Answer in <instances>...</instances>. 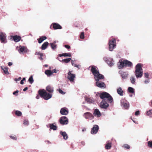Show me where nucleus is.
Instances as JSON below:
<instances>
[{
  "mask_svg": "<svg viewBox=\"0 0 152 152\" xmlns=\"http://www.w3.org/2000/svg\"><path fill=\"white\" fill-rule=\"evenodd\" d=\"M94 78L95 80L96 81H99L100 79H104V77L103 75L100 74L99 73V74H97V75H96V77H94Z\"/></svg>",
  "mask_w": 152,
  "mask_h": 152,
  "instance_id": "nucleus-18",
  "label": "nucleus"
},
{
  "mask_svg": "<svg viewBox=\"0 0 152 152\" xmlns=\"http://www.w3.org/2000/svg\"><path fill=\"white\" fill-rule=\"evenodd\" d=\"M60 134L63 136L64 139L66 140L67 139L68 137L67 134L65 132H60Z\"/></svg>",
  "mask_w": 152,
  "mask_h": 152,
  "instance_id": "nucleus-24",
  "label": "nucleus"
},
{
  "mask_svg": "<svg viewBox=\"0 0 152 152\" xmlns=\"http://www.w3.org/2000/svg\"><path fill=\"white\" fill-rule=\"evenodd\" d=\"M71 72V71H69L68 73L67 78L70 82H74V79L75 77V74L72 73Z\"/></svg>",
  "mask_w": 152,
  "mask_h": 152,
  "instance_id": "nucleus-6",
  "label": "nucleus"
},
{
  "mask_svg": "<svg viewBox=\"0 0 152 152\" xmlns=\"http://www.w3.org/2000/svg\"><path fill=\"white\" fill-rule=\"evenodd\" d=\"M60 113L61 115H66L69 112L67 109L64 107L61 109Z\"/></svg>",
  "mask_w": 152,
  "mask_h": 152,
  "instance_id": "nucleus-15",
  "label": "nucleus"
},
{
  "mask_svg": "<svg viewBox=\"0 0 152 152\" xmlns=\"http://www.w3.org/2000/svg\"><path fill=\"white\" fill-rule=\"evenodd\" d=\"M86 130V129L85 128H84L83 129H82V131L83 132H84V131H85V130Z\"/></svg>",
  "mask_w": 152,
  "mask_h": 152,
  "instance_id": "nucleus-62",
  "label": "nucleus"
},
{
  "mask_svg": "<svg viewBox=\"0 0 152 152\" xmlns=\"http://www.w3.org/2000/svg\"><path fill=\"white\" fill-rule=\"evenodd\" d=\"M28 89V88L27 87H26V88H25L23 89V91H26Z\"/></svg>",
  "mask_w": 152,
  "mask_h": 152,
  "instance_id": "nucleus-58",
  "label": "nucleus"
},
{
  "mask_svg": "<svg viewBox=\"0 0 152 152\" xmlns=\"http://www.w3.org/2000/svg\"><path fill=\"white\" fill-rule=\"evenodd\" d=\"M149 78L148 79L145 80L144 81V83L145 84L148 83L149 82Z\"/></svg>",
  "mask_w": 152,
  "mask_h": 152,
  "instance_id": "nucleus-51",
  "label": "nucleus"
},
{
  "mask_svg": "<svg viewBox=\"0 0 152 152\" xmlns=\"http://www.w3.org/2000/svg\"><path fill=\"white\" fill-rule=\"evenodd\" d=\"M98 94L101 99L104 100L106 98L107 99L110 103L113 101V98L111 95L107 92H104L102 93H98Z\"/></svg>",
  "mask_w": 152,
  "mask_h": 152,
  "instance_id": "nucleus-4",
  "label": "nucleus"
},
{
  "mask_svg": "<svg viewBox=\"0 0 152 152\" xmlns=\"http://www.w3.org/2000/svg\"><path fill=\"white\" fill-rule=\"evenodd\" d=\"M49 45V43L47 42H45L42 45L41 49L42 50L46 49Z\"/></svg>",
  "mask_w": 152,
  "mask_h": 152,
  "instance_id": "nucleus-22",
  "label": "nucleus"
},
{
  "mask_svg": "<svg viewBox=\"0 0 152 152\" xmlns=\"http://www.w3.org/2000/svg\"><path fill=\"white\" fill-rule=\"evenodd\" d=\"M100 107L101 108L106 109L109 106L108 103L105 100H102L100 103Z\"/></svg>",
  "mask_w": 152,
  "mask_h": 152,
  "instance_id": "nucleus-9",
  "label": "nucleus"
},
{
  "mask_svg": "<svg viewBox=\"0 0 152 152\" xmlns=\"http://www.w3.org/2000/svg\"><path fill=\"white\" fill-rule=\"evenodd\" d=\"M58 91L60 93L62 94H65V93L61 89L59 88L58 90Z\"/></svg>",
  "mask_w": 152,
  "mask_h": 152,
  "instance_id": "nucleus-44",
  "label": "nucleus"
},
{
  "mask_svg": "<svg viewBox=\"0 0 152 152\" xmlns=\"http://www.w3.org/2000/svg\"><path fill=\"white\" fill-rule=\"evenodd\" d=\"M93 114L94 116L98 118L101 115V113L97 109H96L94 110Z\"/></svg>",
  "mask_w": 152,
  "mask_h": 152,
  "instance_id": "nucleus-19",
  "label": "nucleus"
},
{
  "mask_svg": "<svg viewBox=\"0 0 152 152\" xmlns=\"http://www.w3.org/2000/svg\"><path fill=\"white\" fill-rule=\"evenodd\" d=\"M6 35L5 34L3 33H0V40L1 43H5Z\"/></svg>",
  "mask_w": 152,
  "mask_h": 152,
  "instance_id": "nucleus-10",
  "label": "nucleus"
},
{
  "mask_svg": "<svg viewBox=\"0 0 152 152\" xmlns=\"http://www.w3.org/2000/svg\"><path fill=\"white\" fill-rule=\"evenodd\" d=\"M118 73L123 79H125L127 77L128 74L126 72L122 71H120Z\"/></svg>",
  "mask_w": 152,
  "mask_h": 152,
  "instance_id": "nucleus-16",
  "label": "nucleus"
},
{
  "mask_svg": "<svg viewBox=\"0 0 152 152\" xmlns=\"http://www.w3.org/2000/svg\"><path fill=\"white\" fill-rule=\"evenodd\" d=\"M91 71L94 75V77H96V75H97V74H99V71L96 69V67L94 66H91Z\"/></svg>",
  "mask_w": 152,
  "mask_h": 152,
  "instance_id": "nucleus-11",
  "label": "nucleus"
},
{
  "mask_svg": "<svg viewBox=\"0 0 152 152\" xmlns=\"http://www.w3.org/2000/svg\"><path fill=\"white\" fill-rule=\"evenodd\" d=\"M149 76V74L148 72H146L144 73V76L145 77L147 78H148Z\"/></svg>",
  "mask_w": 152,
  "mask_h": 152,
  "instance_id": "nucleus-45",
  "label": "nucleus"
},
{
  "mask_svg": "<svg viewBox=\"0 0 152 152\" xmlns=\"http://www.w3.org/2000/svg\"><path fill=\"white\" fill-rule=\"evenodd\" d=\"M71 59L70 58H66L62 60L61 61H60L61 62H64L65 63H68L69 62Z\"/></svg>",
  "mask_w": 152,
  "mask_h": 152,
  "instance_id": "nucleus-33",
  "label": "nucleus"
},
{
  "mask_svg": "<svg viewBox=\"0 0 152 152\" xmlns=\"http://www.w3.org/2000/svg\"><path fill=\"white\" fill-rule=\"evenodd\" d=\"M47 39L46 37L45 36H42L37 39L38 42L39 43H41L44 40Z\"/></svg>",
  "mask_w": 152,
  "mask_h": 152,
  "instance_id": "nucleus-25",
  "label": "nucleus"
},
{
  "mask_svg": "<svg viewBox=\"0 0 152 152\" xmlns=\"http://www.w3.org/2000/svg\"><path fill=\"white\" fill-rule=\"evenodd\" d=\"M23 124L25 125H28L29 124L28 121L27 120H24L23 121Z\"/></svg>",
  "mask_w": 152,
  "mask_h": 152,
  "instance_id": "nucleus-42",
  "label": "nucleus"
},
{
  "mask_svg": "<svg viewBox=\"0 0 152 152\" xmlns=\"http://www.w3.org/2000/svg\"><path fill=\"white\" fill-rule=\"evenodd\" d=\"M18 51L20 53L24 52V53H26L27 52V50L25 48V47L22 46L18 50Z\"/></svg>",
  "mask_w": 152,
  "mask_h": 152,
  "instance_id": "nucleus-26",
  "label": "nucleus"
},
{
  "mask_svg": "<svg viewBox=\"0 0 152 152\" xmlns=\"http://www.w3.org/2000/svg\"><path fill=\"white\" fill-rule=\"evenodd\" d=\"M50 127L51 129H53L54 130H56L57 129V127L56 125H54V124H50Z\"/></svg>",
  "mask_w": 152,
  "mask_h": 152,
  "instance_id": "nucleus-31",
  "label": "nucleus"
},
{
  "mask_svg": "<svg viewBox=\"0 0 152 152\" xmlns=\"http://www.w3.org/2000/svg\"><path fill=\"white\" fill-rule=\"evenodd\" d=\"M117 93L121 96H122L123 95L124 91L122 90L121 87H119L117 90Z\"/></svg>",
  "mask_w": 152,
  "mask_h": 152,
  "instance_id": "nucleus-23",
  "label": "nucleus"
},
{
  "mask_svg": "<svg viewBox=\"0 0 152 152\" xmlns=\"http://www.w3.org/2000/svg\"><path fill=\"white\" fill-rule=\"evenodd\" d=\"M128 90L129 92L130 93H133L134 92V89L133 88L129 87L128 88Z\"/></svg>",
  "mask_w": 152,
  "mask_h": 152,
  "instance_id": "nucleus-36",
  "label": "nucleus"
},
{
  "mask_svg": "<svg viewBox=\"0 0 152 152\" xmlns=\"http://www.w3.org/2000/svg\"><path fill=\"white\" fill-rule=\"evenodd\" d=\"M18 92H19V91L17 90L16 91L14 92L13 93V94L14 95H15L16 96H17L18 94H17Z\"/></svg>",
  "mask_w": 152,
  "mask_h": 152,
  "instance_id": "nucleus-48",
  "label": "nucleus"
},
{
  "mask_svg": "<svg viewBox=\"0 0 152 152\" xmlns=\"http://www.w3.org/2000/svg\"><path fill=\"white\" fill-rule=\"evenodd\" d=\"M111 142H107L105 146V148L106 149H110L111 147Z\"/></svg>",
  "mask_w": 152,
  "mask_h": 152,
  "instance_id": "nucleus-28",
  "label": "nucleus"
},
{
  "mask_svg": "<svg viewBox=\"0 0 152 152\" xmlns=\"http://www.w3.org/2000/svg\"><path fill=\"white\" fill-rule=\"evenodd\" d=\"M116 46V41L115 39H112L109 42V49L110 51L113 50Z\"/></svg>",
  "mask_w": 152,
  "mask_h": 152,
  "instance_id": "nucleus-5",
  "label": "nucleus"
},
{
  "mask_svg": "<svg viewBox=\"0 0 152 152\" xmlns=\"http://www.w3.org/2000/svg\"><path fill=\"white\" fill-rule=\"evenodd\" d=\"M99 129V127L98 125H94L93 127L91 129V134H96L98 132Z\"/></svg>",
  "mask_w": 152,
  "mask_h": 152,
  "instance_id": "nucleus-14",
  "label": "nucleus"
},
{
  "mask_svg": "<svg viewBox=\"0 0 152 152\" xmlns=\"http://www.w3.org/2000/svg\"><path fill=\"white\" fill-rule=\"evenodd\" d=\"M10 137L11 139L14 140H17V137L15 136H10Z\"/></svg>",
  "mask_w": 152,
  "mask_h": 152,
  "instance_id": "nucleus-46",
  "label": "nucleus"
},
{
  "mask_svg": "<svg viewBox=\"0 0 152 152\" xmlns=\"http://www.w3.org/2000/svg\"><path fill=\"white\" fill-rule=\"evenodd\" d=\"M15 114L18 116H20L22 115V113L18 110H16L15 112Z\"/></svg>",
  "mask_w": 152,
  "mask_h": 152,
  "instance_id": "nucleus-34",
  "label": "nucleus"
},
{
  "mask_svg": "<svg viewBox=\"0 0 152 152\" xmlns=\"http://www.w3.org/2000/svg\"><path fill=\"white\" fill-rule=\"evenodd\" d=\"M52 72L53 73H56L57 72L56 71V69H53L52 71Z\"/></svg>",
  "mask_w": 152,
  "mask_h": 152,
  "instance_id": "nucleus-55",
  "label": "nucleus"
},
{
  "mask_svg": "<svg viewBox=\"0 0 152 152\" xmlns=\"http://www.w3.org/2000/svg\"><path fill=\"white\" fill-rule=\"evenodd\" d=\"M40 54H42V53H40V52H37L36 53H35V54L36 55H39L40 56Z\"/></svg>",
  "mask_w": 152,
  "mask_h": 152,
  "instance_id": "nucleus-56",
  "label": "nucleus"
},
{
  "mask_svg": "<svg viewBox=\"0 0 152 152\" xmlns=\"http://www.w3.org/2000/svg\"><path fill=\"white\" fill-rule=\"evenodd\" d=\"M74 66L75 67H77L78 68H79V67H80V66L79 65H76V64H74Z\"/></svg>",
  "mask_w": 152,
  "mask_h": 152,
  "instance_id": "nucleus-53",
  "label": "nucleus"
},
{
  "mask_svg": "<svg viewBox=\"0 0 152 152\" xmlns=\"http://www.w3.org/2000/svg\"><path fill=\"white\" fill-rule=\"evenodd\" d=\"M140 114V111L139 110H137L136 112L135 113V115L137 116Z\"/></svg>",
  "mask_w": 152,
  "mask_h": 152,
  "instance_id": "nucleus-49",
  "label": "nucleus"
},
{
  "mask_svg": "<svg viewBox=\"0 0 152 152\" xmlns=\"http://www.w3.org/2000/svg\"><path fill=\"white\" fill-rule=\"evenodd\" d=\"M136 69L134 72L137 78H141L143 75V71L140 64H138L136 66Z\"/></svg>",
  "mask_w": 152,
  "mask_h": 152,
  "instance_id": "nucleus-3",
  "label": "nucleus"
},
{
  "mask_svg": "<svg viewBox=\"0 0 152 152\" xmlns=\"http://www.w3.org/2000/svg\"><path fill=\"white\" fill-rule=\"evenodd\" d=\"M83 116L86 119L92 120L94 118V115L89 112H87L83 114Z\"/></svg>",
  "mask_w": 152,
  "mask_h": 152,
  "instance_id": "nucleus-7",
  "label": "nucleus"
},
{
  "mask_svg": "<svg viewBox=\"0 0 152 152\" xmlns=\"http://www.w3.org/2000/svg\"><path fill=\"white\" fill-rule=\"evenodd\" d=\"M45 73L48 76H50L52 75L53 72L50 70H47L45 71Z\"/></svg>",
  "mask_w": 152,
  "mask_h": 152,
  "instance_id": "nucleus-32",
  "label": "nucleus"
},
{
  "mask_svg": "<svg viewBox=\"0 0 152 152\" xmlns=\"http://www.w3.org/2000/svg\"><path fill=\"white\" fill-rule=\"evenodd\" d=\"M123 147L124 148L129 149L130 148V146L127 144H124L123 146Z\"/></svg>",
  "mask_w": 152,
  "mask_h": 152,
  "instance_id": "nucleus-39",
  "label": "nucleus"
},
{
  "mask_svg": "<svg viewBox=\"0 0 152 152\" xmlns=\"http://www.w3.org/2000/svg\"><path fill=\"white\" fill-rule=\"evenodd\" d=\"M44 56L43 54H40V56L39 57V58L40 60H43L42 57Z\"/></svg>",
  "mask_w": 152,
  "mask_h": 152,
  "instance_id": "nucleus-47",
  "label": "nucleus"
},
{
  "mask_svg": "<svg viewBox=\"0 0 152 152\" xmlns=\"http://www.w3.org/2000/svg\"><path fill=\"white\" fill-rule=\"evenodd\" d=\"M28 81L31 84H32L34 82V80L33 78V77L31 76L28 79Z\"/></svg>",
  "mask_w": 152,
  "mask_h": 152,
  "instance_id": "nucleus-40",
  "label": "nucleus"
},
{
  "mask_svg": "<svg viewBox=\"0 0 152 152\" xmlns=\"http://www.w3.org/2000/svg\"><path fill=\"white\" fill-rule=\"evenodd\" d=\"M46 90L40 89L38 91V94L41 97L44 99L48 100L51 98L52 94L50 93H53L54 91L53 87L49 85L46 88Z\"/></svg>",
  "mask_w": 152,
  "mask_h": 152,
  "instance_id": "nucleus-1",
  "label": "nucleus"
},
{
  "mask_svg": "<svg viewBox=\"0 0 152 152\" xmlns=\"http://www.w3.org/2000/svg\"><path fill=\"white\" fill-rule=\"evenodd\" d=\"M21 79V77H19L18 79H15V80L16 81H19Z\"/></svg>",
  "mask_w": 152,
  "mask_h": 152,
  "instance_id": "nucleus-52",
  "label": "nucleus"
},
{
  "mask_svg": "<svg viewBox=\"0 0 152 152\" xmlns=\"http://www.w3.org/2000/svg\"><path fill=\"white\" fill-rule=\"evenodd\" d=\"M58 56L60 57L62 56L64 57H71V53H64L61 54H59L58 55Z\"/></svg>",
  "mask_w": 152,
  "mask_h": 152,
  "instance_id": "nucleus-27",
  "label": "nucleus"
},
{
  "mask_svg": "<svg viewBox=\"0 0 152 152\" xmlns=\"http://www.w3.org/2000/svg\"><path fill=\"white\" fill-rule=\"evenodd\" d=\"M60 123L62 125L67 124L68 123L67 118L65 116L62 117L60 119Z\"/></svg>",
  "mask_w": 152,
  "mask_h": 152,
  "instance_id": "nucleus-8",
  "label": "nucleus"
},
{
  "mask_svg": "<svg viewBox=\"0 0 152 152\" xmlns=\"http://www.w3.org/2000/svg\"><path fill=\"white\" fill-rule=\"evenodd\" d=\"M81 143L82 144V145H85V143L83 141H81Z\"/></svg>",
  "mask_w": 152,
  "mask_h": 152,
  "instance_id": "nucleus-54",
  "label": "nucleus"
},
{
  "mask_svg": "<svg viewBox=\"0 0 152 152\" xmlns=\"http://www.w3.org/2000/svg\"><path fill=\"white\" fill-rule=\"evenodd\" d=\"M24 83L23 81L22 80L20 81V83L21 84H23Z\"/></svg>",
  "mask_w": 152,
  "mask_h": 152,
  "instance_id": "nucleus-61",
  "label": "nucleus"
},
{
  "mask_svg": "<svg viewBox=\"0 0 152 152\" xmlns=\"http://www.w3.org/2000/svg\"><path fill=\"white\" fill-rule=\"evenodd\" d=\"M147 114L150 117H152V110H150L147 112Z\"/></svg>",
  "mask_w": 152,
  "mask_h": 152,
  "instance_id": "nucleus-35",
  "label": "nucleus"
},
{
  "mask_svg": "<svg viewBox=\"0 0 152 152\" xmlns=\"http://www.w3.org/2000/svg\"><path fill=\"white\" fill-rule=\"evenodd\" d=\"M130 80L131 82V83L133 84H134L135 83V79L134 78L132 77L130 78Z\"/></svg>",
  "mask_w": 152,
  "mask_h": 152,
  "instance_id": "nucleus-38",
  "label": "nucleus"
},
{
  "mask_svg": "<svg viewBox=\"0 0 152 152\" xmlns=\"http://www.w3.org/2000/svg\"><path fill=\"white\" fill-rule=\"evenodd\" d=\"M113 62L112 61H108L107 62V64L108 65L110 66H111L112 65H113L114 63H113Z\"/></svg>",
  "mask_w": 152,
  "mask_h": 152,
  "instance_id": "nucleus-41",
  "label": "nucleus"
},
{
  "mask_svg": "<svg viewBox=\"0 0 152 152\" xmlns=\"http://www.w3.org/2000/svg\"><path fill=\"white\" fill-rule=\"evenodd\" d=\"M148 146L149 147L152 148V141H149L148 142Z\"/></svg>",
  "mask_w": 152,
  "mask_h": 152,
  "instance_id": "nucleus-37",
  "label": "nucleus"
},
{
  "mask_svg": "<svg viewBox=\"0 0 152 152\" xmlns=\"http://www.w3.org/2000/svg\"><path fill=\"white\" fill-rule=\"evenodd\" d=\"M56 43V42H55L53 43H50V44L52 49L53 50H55L57 48V45L55 44Z\"/></svg>",
  "mask_w": 152,
  "mask_h": 152,
  "instance_id": "nucleus-29",
  "label": "nucleus"
},
{
  "mask_svg": "<svg viewBox=\"0 0 152 152\" xmlns=\"http://www.w3.org/2000/svg\"><path fill=\"white\" fill-rule=\"evenodd\" d=\"M36 97V98H37V99H39V96H37Z\"/></svg>",
  "mask_w": 152,
  "mask_h": 152,
  "instance_id": "nucleus-64",
  "label": "nucleus"
},
{
  "mask_svg": "<svg viewBox=\"0 0 152 152\" xmlns=\"http://www.w3.org/2000/svg\"><path fill=\"white\" fill-rule=\"evenodd\" d=\"M13 40L15 42H18L21 39V37L17 35L12 36Z\"/></svg>",
  "mask_w": 152,
  "mask_h": 152,
  "instance_id": "nucleus-20",
  "label": "nucleus"
},
{
  "mask_svg": "<svg viewBox=\"0 0 152 152\" xmlns=\"http://www.w3.org/2000/svg\"><path fill=\"white\" fill-rule=\"evenodd\" d=\"M85 100L89 104L93 103L94 102V100L93 98L88 97H86Z\"/></svg>",
  "mask_w": 152,
  "mask_h": 152,
  "instance_id": "nucleus-21",
  "label": "nucleus"
},
{
  "mask_svg": "<svg viewBox=\"0 0 152 152\" xmlns=\"http://www.w3.org/2000/svg\"><path fill=\"white\" fill-rule=\"evenodd\" d=\"M121 105L125 109H127L129 107V104L126 101L122 99L121 100Z\"/></svg>",
  "mask_w": 152,
  "mask_h": 152,
  "instance_id": "nucleus-12",
  "label": "nucleus"
},
{
  "mask_svg": "<svg viewBox=\"0 0 152 152\" xmlns=\"http://www.w3.org/2000/svg\"><path fill=\"white\" fill-rule=\"evenodd\" d=\"M74 61H73V60H72L71 61V62H72V64L73 66H74Z\"/></svg>",
  "mask_w": 152,
  "mask_h": 152,
  "instance_id": "nucleus-59",
  "label": "nucleus"
},
{
  "mask_svg": "<svg viewBox=\"0 0 152 152\" xmlns=\"http://www.w3.org/2000/svg\"><path fill=\"white\" fill-rule=\"evenodd\" d=\"M25 79H25V78L24 77V78H23V79H22V80H23V81L24 80H25Z\"/></svg>",
  "mask_w": 152,
  "mask_h": 152,
  "instance_id": "nucleus-63",
  "label": "nucleus"
},
{
  "mask_svg": "<svg viewBox=\"0 0 152 152\" xmlns=\"http://www.w3.org/2000/svg\"><path fill=\"white\" fill-rule=\"evenodd\" d=\"M64 47L66 48L69 49L70 48V47L69 45H64Z\"/></svg>",
  "mask_w": 152,
  "mask_h": 152,
  "instance_id": "nucleus-50",
  "label": "nucleus"
},
{
  "mask_svg": "<svg viewBox=\"0 0 152 152\" xmlns=\"http://www.w3.org/2000/svg\"><path fill=\"white\" fill-rule=\"evenodd\" d=\"M12 62H9L8 63V65L10 66L12 65Z\"/></svg>",
  "mask_w": 152,
  "mask_h": 152,
  "instance_id": "nucleus-57",
  "label": "nucleus"
},
{
  "mask_svg": "<svg viewBox=\"0 0 152 152\" xmlns=\"http://www.w3.org/2000/svg\"><path fill=\"white\" fill-rule=\"evenodd\" d=\"M45 142L47 143V144H49L50 143V142L48 140H46L45 141Z\"/></svg>",
  "mask_w": 152,
  "mask_h": 152,
  "instance_id": "nucleus-60",
  "label": "nucleus"
},
{
  "mask_svg": "<svg viewBox=\"0 0 152 152\" xmlns=\"http://www.w3.org/2000/svg\"><path fill=\"white\" fill-rule=\"evenodd\" d=\"M96 86L100 88H105L106 86L105 83L103 82H100L99 81H96Z\"/></svg>",
  "mask_w": 152,
  "mask_h": 152,
  "instance_id": "nucleus-13",
  "label": "nucleus"
},
{
  "mask_svg": "<svg viewBox=\"0 0 152 152\" xmlns=\"http://www.w3.org/2000/svg\"><path fill=\"white\" fill-rule=\"evenodd\" d=\"M52 26H53V28L54 29H61L62 28V27L59 24L57 23H53L50 26V28Z\"/></svg>",
  "mask_w": 152,
  "mask_h": 152,
  "instance_id": "nucleus-17",
  "label": "nucleus"
},
{
  "mask_svg": "<svg viewBox=\"0 0 152 152\" xmlns=\"http://www.w3.org/2000/svg\"><path fill=\"white\" fill-rule=\"evenodd\" d=\"M80 38L81 39H83L84 38V33L83 32L81 33L80 36Z\"/></svg>",
  "mask_w": 152,
  "mask_h": 152,
  "instance_id": "nucleus-43",
  "label": "nucleus"
},
{
  "mask_svg": "<svg viewBox=\"0 0 152 152\" xmlns=\"http://www.w3.org/2000/svg\"><path fill=\"white\" fill-rule=\"evenodd\" d=\"M2 69L3 70L4 73L6 74H8L9 72L8 71V68L7 67L1 66Z\"/></svg>",
  "mask_w": 152,
  "mask_h": 152,
  "instance_id": "nucleus-30",
  "label": "nucleus"
},
{
  "mask_svg": "<svg viewBox=\"0 0 152 152\" xmlns=\"http://www.w3.org/2000/svg\"><path fill=\"white\" fill-rule=\"evenodd\" d=\"M118 68L119 69L123 68L124 67H131L132 66V63L127 60L123 61L121 60L118 63Z\"/></svg>",
  "mask_w": 152,
  "mask_h": 152,
  "instance_id": "nucleus-2",
  "label": "nucleus"
}]
</instances>
